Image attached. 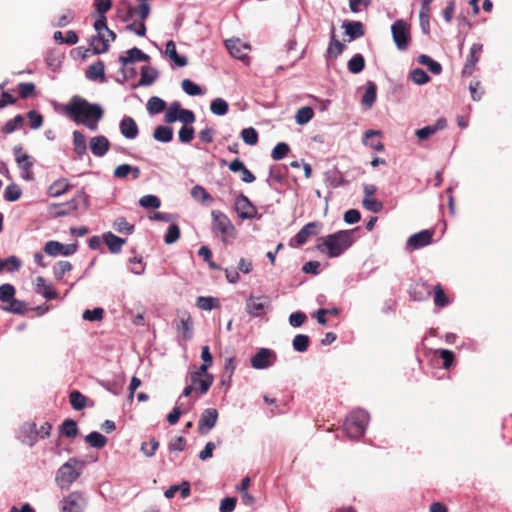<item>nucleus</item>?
Wrapping results in <instances>:
<instances>
[{"label": "nucleus", "mask_w": 512, "mask_h": 512, "mask_svg": "<svg viewBox=\"0 0 512 512\" xmlns=\"http://www.w3.org/2000/svg\"><path fill=\"white\" fill-rule=\"evenodd\" d=\"M64 112L75 123L83 124L92 131L97 129V123L103 117L100 105L89 103L79 96L71 98L65 105Z\"/></svg>", "instance_id": "obj_1"}, {"label": "nucleus", "mask_w": 512, "mask_h": 512, "mask_svg": "<svg viewBox=\"0 0 512 512\" xmlns=\"http://www.w3.org/2000/svg\"><path fill=\"white\" fill-rule=\"evenodd\" d=\"M352 233V230H341L326 237H321L316 248L331 258L338 257L352 245Z\"/></svg>", "instance_id": "obj_2"}, {"label": "nucleus", "mask_w": 512, "mask_h": 512, "mask_svg": "<svg viewBox=\"0 0 512 512\" xmlns=\"http://www.w3.org/2000/svg\"><path fill=\"white\" fill-rule=\"evenodd\" d=\"M212 217V231L220 237L224 244L230 240L235 239L237 231L229 217L219 210H213L211 212Z\"/></svg>", "instance_id": "obj_3"}, {"label": "nucleus", "mask_w": 512, "mask_h": 512, "mask_svg": "<svg viewBox=\"0 0 512 512\" xmlns=\"http://www.w3.org/2000/svg\"><path fill=\"white\" fill-rule=\"evenodd\" d=\"M80 462L76 458H70L57 470L55 481L61 489H68L78 479L81 472L76 470Z\"/></svg>", "instance_id": "obj_4"}, {"label": "nucleus", "mask_w": 512, "mask_h": 512, "mask_svg": "<svg viewBox=\"0 0 512 512\" xmlns=\"http://www.w3.org/2000/svg\"><path fill=\"white\" fill-rule=\"evenodd\" d=\"M369 415L364 411H356L349 415L345 422V431L350 438L361 437L368 425Z\"/></svg>", "instance_id": "obj_5"}, {"label": "nucleus", "mask_w": 512, "mask_h": 512, "mask_svg": "<svg viewBox=\"0 0 512 512\" xmlns=\"http://www.w3.org/2000/svg\"><path fill=\"white\" fill-rule=\"evenodd\" d=\"M80 202L87 206V199L83 194H78L73 199L64 204H53L50 207V213L54 217H63L73 214L79 209Z\"/></svg>", "instance_id": "obj_6"}, {"label": "nucleus", "mask_w": 512, "mask_h": 512, "mask_svg": "<svg viewBox=\"0 0 512 512\" xmlns=\"http://www.w3.org/2000/svg\"><path fill=\"white\" fill-rule=\"evenodd\" d=\"M391 32L397 48L399 50H405L411 40L407 23L401 19L396 20L391 27Z\"/></svg>", "instance_id": "obj_7"}, {"label": "nucleus", "mask_w": 512, "mask_h": 512, "mask_svg": "<svg viewBox=\"0 0 512 512\" xmlns=\"http://www.w3.org/2000/svg\"><path fill=\"white\" fill-rule=\"evenodd\" d=\"M271 307V301L268 296H250L246 301V311L253 317H260Z\"/></svg>", "instance_id": "obj_8"}, {"label": "nucleus", "mask_w": 512, "mask_h": 512, "mask_svg": "<svg viewBox=\"0 0 512 512\" xmlns=\"http://www.w3.org/2000/svg\"><path fill=\"white\" fill-rule=\"evenodd\" d=\"M177 332L184 340H190L193 335V320L188 311H178L174 320Z\"/></svg>", "instance_id": "obj_9"}, {"label": "nucleus", "mask_w": 512, "mask_h": 512, "mask_svg": "<svg viewBox=\"0 0 512 512\" xmlns=\"http://www.w3.org/2000/svg\"><path fill=\"white\" fill-rule=\"evenodd\" d=\"M321 228H322V223H320L318 221L307 223L295 235V237L291 241L290 245L293 246L294 245L293 242H295L296 246L304 245L309 240L310 237L318 235Z\"/></svg>", "instance_id": "obj_10"}, {"label": "nucleus", "mask_w": 512, "mask_h": 512, "mask_svg": "<svg viewBox=\"0 0 512 512\" xmlns=\"http://www.w3.org/2000/svg\"><path fill=\"white\" fill-rule=\"evenodd\" d=\"M277 355L268 348H261L250 360L251 366L255 369H266L274 364Z\"/></svg>", "instance_id": "obj_11"}, {"label": "nucleus", "mask_w": 512, "mask_h": 512, "mask_svg": "<svg viewBox=\"0 0 512 512\" xmlns=\"http://www.w3.org/2000/svg\"><path fill=\"white\" fill-rule=\"evenodd\" d=\"M61 512H82L86 501L81 493L72 492L61 503Z\"/></svg>", "instance_id": "obj_12"}, {"label": "nucleus", "mask_w": 512, "mask_h": 512, "mask_svg": "<svg viewBox=\"0 0 512 512\" xmlns=\"http://www.w3.org/2000/svg\"><path fill=\"white\" fill-rule=\"evenodd\" d=\"M23 148L21 146H15L13 151L16 157V162L20 169L23 171V178L30 181L33 180L34 174L31 171V168L33 166V161L31 160V157L26 154L22 153Z\"/></svg>", "instance_id": "obj_13"}, {"label": "nucleus", "mask_w": 512, "mask_h": 512, "mask_svg": "<svg viewBox=\"0 0 512 512\" xmlns=\"http://www.w3.org/2000/svg\"><path fill=\"white\" fill-rule=\"evenodd\" d=\"M235 208L241 219H252L257 214L256 207L251 203L247 196L240 194L235 200Z\"/></svg>", "instance_id": "obj_14"}, {"label": "nucleus", "mask_w": 512, "mask_h": 512, "mask_svg": "<svg viewBox=\"0 0 512 512\" xmlns=\"http://www.w3.org/2000/svg\"><path fill=\"white\" fill-rule=\"evenodd\" d=\"M76 244L64 245L58 241H48L44 246V251L50 256L64 255L69 256L76 252Z\"/></svg>", "instance_id": "obj_15"}, {"label": "nucleus", "mask_w": 512, "mask_h": 512, "mask_svg": "<svg viewBox=\"0 0 512 512\" xmlns=\"http://www.w3.org/2000/svg\"><path fill=\"white\" fill-rule=\"evenodd\" d=\"M483 50V45L480 43H474L471 48L470 52L467 56L466 62L464 64L462 75L463 76H471L475 70L476 64L478 63L480 59V55Z\"/></svg>", "instance_id": "obj_16"}, {"label": "nucleus", "mask_w": 512, "mask_h": 512, "mask_svg": "<svg viewBox=\"0 0 512 512\" xmlns=\"http://www.w3.org/2000/svg\"><path fill=\"white\" fill-rule=\"evenodd\" d=\"M218 412L214 408L205 409L198 423V432L202 435L207 434L216 424Z\"/></svg>", "instance_id": "obj_17"}, {"label": "nucleus", "mask_w": 512, "mask_h": 512, "mask_svg": "<svg viewBox=\"0 0 512 512\" xmlns=\"http://www.w3.org/2000/svg\"><path fill=\"white\" fill-rule=\"evenodd\" d=\"M18 438L23 444L33 446L39 438V432L36 423H24L20 428Z\"/></svg>", "instance_id": "obj_18"}, {"label": "nucleus", "mask_w": 512, "mask_h": 512, "mask_svg": "<svg viewBox=\"0 0 512 512\" xmlns=\"http://www.w3.org/2000/svg\"><path fill=\"white\" fill-rule=\"evenodd\" d=\"M434 232L431 230H422L411 235L407 240V246L412 249H419L429 245L432 242Z\"/></svg>", "instance_id": "obj_19"}, {"label": "nucleus", "mask_w": 512, "mask_h": 512, "mask_svg": "<svg viewBox=\"0 0 512 512\" xmlns=\"http://www.w3.org/2000/svg\"><path fill=\"white\" fill-rule=\"evenodd\" d=\"M226 48L229 53L236 59H244L247 55V50L250 49L249 45L241 42L239 39H228L225 41Z\"/></svg>", "instance_id": "obj_20"}, {"label": "nucleus", "mask_w": 512, "mask_h": 512, "mask_svg": "<svg viewBox=\"0 0 512 512\" xmlns=\"http://www.w3.org/2000/svg\"><path fill=\"white\" fill-rule=\"evenodd\" d=\"M110 148V142L105 136H95L90 139V149L97 157L104 156Z\"/></svg>", "instance_id": "obj_21"}, {"label": "nucleus", "mask_w": 512, "mask_h": 512, "mask_svg": "<svg viewBox=\"0 0 512 512\" xmlns=\"http://www.w3.org/2000/svg\"><path fill=\"white\" fill-rule=\"evenodd\" d=\"M35 292L42 295L47 300L56 299L58 297L57 291L50 284H46L42 276H38L35 279Z\"/></svg>", "instance_id": "obj_22"}, {"label": "nucleus", "mask_w": 512, "mask_h": 512, "mask_svg": "<svg viewBox=\"0 0 512 512\" xmlns=\"http://www.w3.org/2000/svg\"><path fill=\"white\" fill-rule=\"evenodd\" d=\"M447 121L444 118H439L434 125L425 126L416 131V136L419 140H426L432 135H434L437 131L446 128Z\"/></svg>", "instance_id": "obj_23"}, {"label": "nucleus", "mask_w": 512, "mask_h": 512, "mask_svg": "<svg viewBox=\"0 0 512 512\" xmlns=\"http://www.w3.org/2000/svg\"><path fill=\"white\" fill-rule=\"evenodd\" d=\"M86 77L89 80L105 82V64L103 61L98 60L91 64L86 70Z\"/></svg>", "instance_id": "obj_24"}, {"label": "nucleus", "mask_w": 512, "mask_h": 512, "mask_svg": "<svg viewBox=\"0 0 512 512\" xmlns=\"http://www.w3.org/2000/svg\"><path fill=\"white\" fill-rule=\"evenodd\" d=\"M119 62L125 67L129 63H134L137 61H148L149 56L143 53L137 47H134L126 52L125 56H119Z\"/></svg>", "instance_id": "obj_25"}, {"label": "nucleus", "mask_w": 512, "mask_h": 512, "mask_svg": "<svg viewBox=\"0 0 512 512\" xmlns=\"http://www.w3.org/2000/svg\"><path fill=\"white\" fill-rule=\"evenodd\" d=\"M191 385L195 386L196 393L203 395L208 392L214 382L213 375H207L206 378L190 375Z\"/></svg>", "instance_id": "obj_26"}, {"label": "nucleus", "mask_w": 512, "mask_h": 512, "mask_svg": "<svg viewBox=\"0 0 512 512\" xmlns=\"http://www.w3.org/2000/svg\"><path fill=\"white\" fill-rule=\"evenodd\" d=\"M345 49V45L341 43L335 33V28L332 27L331 33H330V42L327 48V58H337L340 56Z\"/></svg>", "instance_id": "obj_27"}, {"label": "nucleus", "mask_w": 512, "mask_h": 512, "mask_svg": "<svg viewBox=\"0 0 512 512\" xmlns=\"http://www.w3.org/2000/svg\"><path fill=\"white\" fill-rule=\"evenodd\" d=\"M103 241L107 245L109 251L113 254L119 253L126 243V239L121 238L113 234L112 232H107L103 235Z\"/></svg>", "instance_id": "obj_28"}, {"label": "nucleus", "mask_w": 512, "mask_h": 512, "mask_svg": "<svg viewBox=\"0 0 512 512\" xmlns=\"http://www.w3.org/2000/svg\"><path fill=\"white\" fill-rule=\"evenodd\" d=\"M120 130L124 137L134 139L138 135V126L131 117H124L120 123Z\"/></svg>", "instance_id": "obj_29"}, {"label": "nucleus", "mask_w": 512, "mask_h": 512, "mask_svg": "<svg viewBox=\"0 0 512 512\" xmlns=\"http://www.w3.org/2000/svg\"><path fill=\"white\" fill-rule=\"evenodd\" d=\"M90 47L93 54L105 53L109 49V39L106 38L105 34H97L92 36L90 39Z\"/></svg>", "instance_id": "obj_30"}, {"label": "nucleus", "mask_w": 512, "mask_h": 512, "mask_svg": "<svg viewBox=\"0 0 512 512\" xmlns=\"http://www.w3.org/2000/svg\"><path fill=\"white\" fill-rule=\"evenodd\" d=\"M165 54L169 57L177 66L184 67L187 65V58L180 56L177 53L176 44L173 40H169L166 43Z\"/></svg>", "instance_id": "obj_31"}, {"label": "nucleus", "mask_w": 512, "mask_h": 512, "mask_svg": "<svg viewBox=\"0 0 512 512\" xmlns=\"http://www.w3.org/2000/svg\"><path fill=\"white\" fill-rule=\"evenodd\" d=\"M71 185L66 178H61L54 181L48 188V194L51 197H58L66 193Z\"/></svg>", "instance_id": "obj_32"}, {"label": "nucleus", "mask_w": 512, "mask_h": 512, "mask_svg": "<svg viewBox=\"0 0 512 512\" xmlns=\"http://www.w3.org/2000/svg\"><path fill=\"white\" fill-rule=\"evenodd\" d=\"M343 27L345 28V32L351 40L360 38L364 35V26L359 21L345 22Z\"/></svg>", "instance_id": "obj_33"}, {"label": "nucleus", "mask_w": 512, "mask_h": 512, "mask_svg": "<svg viewBox=\"0 0 512 512\" xmlns=\"http://www.w3.org/2000/svg\"><path fill=\"white\" fill-rule=\"evenodd\" d=\"M73 144L74 151L79 157H82L86 154L87 147L85 136L77 130L73 132Z\"/></svg>", "instance_id": "obj_34"}, {"label": "nucleus", "mask_w": 512, "mask_h": 512, "mask_svg": "<svg viewBox=\"0 0 512 512\" xmlns=\"http://www.w3.org/2000/svg\"><path fill=\"white\" fill-rule=\"evenodd\" d=\"M157 77H158V73L155 69L144 66L141 69L139 85L140 86L151 85L156 80Z\"/></svg>", "instance_id": "obj_35"}, {"label": "nucleus", "mask_w": 512, "mask_h": 512, "mask_svg": "<svg viewBox=\"0 0 512 512\" xmlns=\"http://www.w3.org/2000/svg\"><path fill=\"white\" fill-rule=\"evenodd\" d=\"M377 88L373 82H368L365 93L362 97V104L371 108L376 100Z\"/></svg>", "instance_id": "obj_36"}, {"label": "nucleus", "mask_w": 512, "mask_h": 512, "mask_svg": "<svg viewBox=\"0 0 512 512\" xmlns=\"http://www.w3.org/2000/svg\"><path fill=\"white\" fill-rule=\"evenodd\" d=\"M153 137L163 143H167L173 138V129L169 126H158L153 133Z\"/></svg>", "instance_id": "obj_37"}, {"label": "nucleus", "mask_w": 512, "mask_h": 512, "mask_svg": "<svg viewBox=\"0 0 512 512\" xmlns=\"http://www.w3.org/2000/svg\"><path fill=\"white\" fill-rule=\"evenodd\" d=\"M349 72L358 74L365 68V59L361 54H355L347 64Z\"/></svg>", "instance_id": "obj_38"}, {"label": "nucleus", "mask_w": 512, "mask_h": 512, "mask_svg": "<svg viewBox=\"0 0 512 512\" xmlns=\"http://www.w3.org/2000/svg\"><path fill=\"white\" fill-rule=\"evenodd\" d=\"M85 441L92 447L101 449L107 443V438L99 432H91L85 437Z\"/></svg>", "instance_id": "obj_39"}, {"label": "nucleus", "mask_w": 512, "mask_h": 512, "mask_svg": "<svg viewBox=\"0 0 512 512\" xmlns=\"http://www.w3.org/2000/svg\"><path fill=\"white\" fill-rule=\"evenodd\" d=\"M434 304L438 308H443L449 304V298L446 296L441 284L434 286Z\"/></svg>", "instance_id": "obj_40"}, {"label": "nucleus", "mask_w": 512, "mask_h": 512, "mask_svg": "<svg viewBox=\"0 0 512 512\" xmlns=\"http://www.w3.org/2000/svg\"><path fill=\"white\" fill-rule=\"evenodd\" d=\"M69 401L75 410H82L86 406L87 398L81 392L74 390L69 395Z\"/></svg>", "instance_id": "obj_41"}, {"label": "nucleus", "mask_w": 512, "mask_h": 512, "mask_svg": "<svg viewBox=\"0 0 512 512\" xmlns=\"http://www.w3.org/2000/svg\"><path fill=\"white\" fill-rule=\"evenodd\" d=\"M166 107V103L163 99L153 96L148 100L147 110L150 114H158L162 112Z\"/></svg>", "instance_id": "obj_42"}, {"label": "nucleus", "mask_w": 512, "mask_h": 512, "mask_svg": "<svg viewBox=\"0 0 512 512\" xmlns=\"http://www.w3.org/2000/svg\"><path fill=\"white\" fill-rule=\"evenodd\" d=\"M22 195V190L19 185L12 183L9 184L4 191V199L9 202L17 201Z\"/></svg>", "instance_id": "obj_43"}, {"label": "nucleus", "mask_w": 512, "mask_h": 512, "mask_svg": "<svg viewBox=\"0 0 512 512\" xmlns=\"http://www.w3.org/2000/svg\"><path fill=\"white\" fill-rule=\"evenodd\" d=\"M292 345L295 351L305 352L309 348L310 338L304 334H298L293 338Z\"/></svg>", "instance_id": "obj_44"}, {"label": "nucleus", "mask_w": 512, "mask_h": 512, "mask_svg": "<svg viewBox=\"0 0 512 512\" xmlns=\"http://www.w3.org/2000/svg\"><path fill=\"white\" fill-rule=\"evenodd\" d=\"M418 61L420 64H423V65H426L428 67V69L433 73V74H440L441 71H442V66L439 62L437 61H434L431 57H429L428 55H420L419 58H418Z\"/></svg>", "instance_id": "obj_45"}, {"label": "nucleus", "mask_w": 512, "mask_h": 512, "mask_svg": "<svg viewBox=\"0 0 512 512\" xmlns=\"http://www.w3.org/2000/svg\"><path fill=\"white\" fill-rule=\"evenodd\" d=\"M228 103L222 98H216L212 100L210 104V110L215 115H225L228 112Z\"/></svg>", "instance_id": "obj_46"}, {"label": "nucleus", "mask_w": 512, "mask_h": 512, "mask_svg": "<svg viewBox=\"0 0 512 512\" xmlns=\"http://www.w3.org/2000/svg\"><path fill=\"white\" fill-rule=\"evenodd\" d=\"M7 303L8 306L4 307L3 309L10 313L23 315L27 310L25 303L16 299L15 297Z\"/></svg>", "instance_id": "obj_47"}, {"label": "nucleus", "mask_w": 512, "mask_h": 512, "mask_svg": "<svg viewBox=\"0 0 512 512\" xmlns=\"http://www.w3.org/2000/svg\"><path fill=\"white\" fill-rule=\"evenodd\" d=\"M24 119L21 115H16L13 119L7 121L2 127L4 134H11L15 130L22 127Z\"/></svg>", "instance_id": "obj_48"}, {"label": "nucleus", "mask_w": 512, "mask_h": 512, "mask_svg": "<svg viewBox=\"0 0 512 512\" xmlns=\"http://www.w3.org/2000/svg\"><path fill=\"white\" fill-rule=\"evenodd\" d=\"M313 115V109L311 107L305 106L297 111L295 119L299 125H304L312 119Z\"/></svg>", "instance_id": "obj_49"}, {"label": "nucleus", "mask_w": 512, "mask_h": 512, "mask_svg": "<svg viewBox=\"0 0 512 512\" xmlns=\"http://www.w3.org/2000/svg\"><path fill=\"white\" fill-rule=\"evenodd\" d=\"M63 435L74 438L78 435L77 423L72 419H66L61 425Z\"/></svg>", "instance_id": "obj_50"}, {"label": "nucleus", "mask_w": 512, "mask_h": 512, "mask_svg": "<svg viewBox=\"0 0 512 512\" xmlns=\"http://www.w3.org/2000/svg\"><path fill=\"white\" fill-rule=\"evenodd\" d=\"M113 228L119 233L132 234L134 225L130 224L124 217H119L113 222Z\"/></svg>", "instance_id": "obj_51"}, {"label": "nucleus", "mask_w": 512, "mask_h": 512, "mask_svg": "<svg viewBox=\"0 0 512 512\" xmlns=\"http://www.w3.org/2000/svg\"><path fill=\"white\" fill-rule=\"evenodd\" d=\"M362 206L373 213H379L383 209V203L374 197L363 198Z\"/></svg>", "instance_id": "obj_52"}, {"label": "nucleus", "mask_w": 512, "mask_h": 512, "mask_svg": "<svg viewBox=\"0 0 512 512\" xmlns=\"http://www.w3.org/2000/svg\"><path fill=\"white\" fill-rule=\"evenodd\" d=\"M73 266L69 261H59L53 268L54 276L61 280L67 272L72 270Z\"/></svg>", "instance_id": "obj_53"}, {"label": "nucleus", "mask_w": 512, "mask_h": 512, "mask_svg": "<svg viewBox=\"0 0 512 512\" xmlns=\"http://www.w3.org/2000/svg\"><path fill=\"white\" fill-rule=\"evenodd\" d=\"M191 196L196 200H200L202 203L212 200L211 195L201 185H196L191 189Z\"/></svg>", "instance_id": "obj_54"}, {"label": "nucleus", "mask_w": 512, "mask_h": 512, "mask_svg": "<svg viewBox=\"0 0 512 512\" xmlns=\"http://www.w3.org/2000/svg\"><path fill=\"white\" fill-rule=\"evenodd\" d=\"M243 141L248 145H256L258 143V133L253 127L245 128L241 131Z\"/></svg>", "instance_id": "obj_55"}, {"label": "nucleus", "mask_w": 512, "mask_h": 512, "mask_svg": "<svg viewBox=\"0 0 512 512\" xmlns=\"http://www.w3.org/2000/svg\"><path fill=\"white\" fill-rule=\"evenodd\" d=\"M16 290L15 287L11 284H2L0 286V301L3 303H7L12 300L15 296Z\"/></svg>", "instance_id": "obj_56"}, {"label": "nucleus", "mask_w": 512, "mask_h": 512, "mask_svg": "<svg viewBox=\"0 0 512 512\" xmlns=\"http://www.w3.org/2000/svg\"><path fill=\"white\" fill-rule=\"evenodd\" d=\"M235 369H236V365H235L234 357L227 358L225 361L224 374H223L222 380H221L223 384H225L226 381L230 382Z\"/></svg>", "instance_id": "obj_57"}, {"label": "nucleus", "mask_w": 512, "mask_h": 512, "mask_svg": "<svg viewBox=\"0 0 512 512\" xmlns=\"http://www.w3.org/2000/svg\"><path fill=\"white\" fill-rule=\"evenodd\" d=\"M19 96L27 99L35 95V85L31 82H22L18 84Z\"/></svg>", "instance_id": "obj_58"}, {"label": "nucleus", "mask_w": 512, "mask_h": 512, "mask_svg": "<svg viewBox=\"0 0 512 512\" xmlns=\"http://www.w3.org/2000/svg\"><path fill=\"white\" fill-rule=\"evenodd\" d=\"M289 151H290V147L288 146V144H286L284 142H280L273 148L271 157L274 160L278 161V160L283 159L285 156H287Z\"/></svg>", "instance_id": "obj_59"}, {"label": "nucleus", "mask_w": 512, "mask_h": 512, "mask_svg": "<svg viewBox=\"0 0 512 512\" xmlns=\"http://www.w3.org/2000/svg\"><path fill=\"white\" fill-rule=\"evenodd\" d=\"M182 89L190 96H197L202 94V89L199 85L193 83L190 79H184L181 83Z\"/></svg>", "instance_id": "obj_60"}, {"label": "nucleus", "mask_w": 512, "mask_h": 512, "mask_svg": "<svg viewBox=\"0 0 512 512\" xmlns=\"http://www.w3.org/2000/svg\"><path fill=\"white\" fill-rule=\"evenodd\" d=\"M412 81L418 85H423L430 80L429 75L420 68L413 69L410 73Z\"/></svg>", "instance_id": "obj_61"}, {"label": "nucleus", "mask_w": 512, "mask_h": 512, "mask_svg": "<svg viewBox=\"0 0 512 512\" xmlns=\"http://www.w3.org/2000/svg\"><path fill=\"white\" fill-rule=\"evenodd\" d=\"M139 204L144 208L157 209L161 205L160 199L155 195H145L140 198Z\"/></svg>", "instance_id": "obj_62"}, {"label": "nucleus", "mask_w": 512, "mask_h": 512, "mask_svg": "<svg viewBox=\"0 0 512 512\" xmlns=\"http://www.w3.org/2000/svg\"><path fill=\"white\" fill-rule=\"evenodd\" d=\"M420 25L424 33L429 32L430 24H429V18H430V6H421L420 13Z\"/></svg>", "instance_id": "obj_63"}, {"label": "nucleus", "mask_w": 512, "mask_h": 512, "mask_svg": "<svg viewBox=\"0 0 512 512\" xmlns=\"http://www.w3.org/2000/svg\"><path fill=\"white\" fill-rule=\"evenodd\" d=\"M180 237V229L178 225L172 224L168 227L167 233L164 237L166 244H172L176 242Z\"/></svg>", "instance_id": "obj_64"}]
</instances>
